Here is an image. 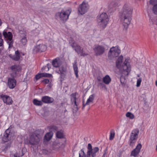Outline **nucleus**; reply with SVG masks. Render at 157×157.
<instances>
[{"label": "nucleus", "instance_id": "f257e3e1", "mask_svg": "<svg viewBox=\"0 0 157 157\" xmlns=\"http://www.w3.org/2000/svg\"><path fill=\"white\" fill-rule=\"evenodd\" d=\"M132 10L131 7L125 5L123 7L122 12L120 14L121 20L123 22L124 28L126 29L130 23Z\"/></svg>", "mask_w": 157, "mask_h": 157}, {"label": "nucleus", "instance_id": "f03ea898", "mask_svg": "<svg viewBox=\"0 0 157 157\" xmlns=\"http://www.w3.org/2000/svg\"><path fill=\"white\" fill-rule=\"evenodd\" d=\"M124 62L123 65H122L121 69H122V75L121 76L120 78V82L121 83L122 85H125L126 83V80L124 78V76L123 75H128L131 71V67L129 65V63H125Z\"/></svg>", "mask_w": 157, "mask_h": 157}, {"label": "nucleus", "instance_id": "7ed1b4c3", "mask_svg": "<svg viewBox=\"0 0 157 157\" xmlns=\"http://www.w3.org/2000/svg\"><path fill=\"white\" fill-rule=\"evenodd\" d=\"M41 130H36L35 133L32 134L30 136L29 143L32 145H35L38 144L40 140L42 138L43 132H40Z\"/></svg>", "mask_w": 157, "mask_h": 157}, {"label": "nucleus", "instance_id": "20e7f679", "mask_svg": "<svg viewBox=\"0 0 157 157\" xmlns=\"http://www.w3.org/2000/svg\"><path fill=\"white\" fill-rule=\"evenodd\" d=\"M71 12V11L70 10H62L60 11L57 13L56 16V17L59 19L60 21L64 23L68 19Z\"/></svg>", "mask_w": 157, "mask_h": 157}, {"label": "nucleus", "instance_id": "39448f33", "mask_svg": "<svg viewBox=\"0 0 157 157\" xmlns=\"http://www.w3.org/2000/svg\"><path fill=\"white\" fill-rule=\"evenodd\" d=\"M97 21L98 25L104 28L107 24L109 19L106 13H104L98 16Z\"/></svg>", "mask_w": 157, "mask_h": 157}, {"label": "nucleus", "instance_id": "423d86ee", "mask_svg": "<svg viewBox=\"0 0 157 157\" xmlns=\"http://www.w3.org/2000/svg\"><path fill=\"white\" fill-rule=\"evenodd\" d=\"M108 49V47L106 44L97 45L94 47L93 50L96 56H101Z\"/></svg>", "mask_w": 157, "mask_h": 157}, {"label": "nucleus", "instance_id": "0eeeda50", "mask_svg": "<svg viewBox=\"0 0 157 157\" xmlns=\"http://www.w3.org/2000/svg\"><path fill=\"white\" fill-rule=\"evenodd\" d=\"M3 35L9 45V48H12L13 44V40L12 39L13 36L12 33L10 32H7L6 30H5L3 32Z\"/></svg>", "mask_w": 157, "mask_h": 157}, {"label": "nucleus", "instance_id": "6e6552de", "mask_svg": "<svg viewBox=\"0 0 157 157\" xmlns=\"http://www.w3.org/2000/svg\"><path fill=\"white\" fill-rule=\"evenodd\" d=\"M139 131L138 128L134 129L132 132L130 136L129 140V146L133 147L135 145L138 136Z\"/></svg>", "mask_w": 157, "mask_h": 157}, {"label": "nucleus", "instance_id": "1a4fd4ad", "mask_svg": "<svg viewBox=\"0 0 157 157\" xmlns=\"http://www.w3.org/2000/svg\"><path fill=\"white\" fill-rule=\"evenodd\" d=\"M121 51L118 47H113L110 48L108 53V56L109 59L117 57L121 53Z\"/></svg>", "mask_w": 157, "mask_h": 157}, {"label": "nucleus", "instance_id": "9d476101", "mask_svg": "<svg viewBox=\"0 0 157 157\" xmlns=\"http://www.w3.org/2000/svg\"><path fill=\"white\" fill-rule=\"evenodd\" d=\"M87 149L88 151L87 153L89 155H91L92 157H95L96 156L97 153L99 151V148L98 147H95L92 148L91 144H88Z\"/></svg>", "mask_w": 157, "mask_h": 157}, {"label": "nucleus", "instance_id": "9b49d317", "mask_svg": "<svg viewBox=\"0 0 157 157\" xmlns=\"http://www.w3.org/2000/svg\"><path fill=\"white\" fill-rule=\"evenodd\" d=\"M77 94L76 92L70 95L71 100L72 104H73L74 107L75 106L76 108L78 110V105L79 103L80 102V99L76 97V95Z\"/></svg>", "mask_w": 157, "mask_h": 157}, {"label": "nucleus", "instance_id": "f8f14e48", "mask_svg": "<svg viewBox=\"0 0 157 157\" xmlns=\"http://www.w3.org/2000/svg\"><path fill=\"white\" fill-rule=\"evenodd\" d=\"M89 8V6L84 2L79 5L78 11L82 15L86 13Z\"/></svg>", "mask_w": 157, "mask_h": 157}, {"label": "nucleus", "instance_id": "ddd939ff", "mask_svg": "<svg viewBox=\"0 0 157 157\" xmlns=\"http://www.w3.org/2000/svg\"><path fill=\"white\" fill-rule=\"evenodd\" d=\"M47 49L46 46L43 44H40L35 46L33 50V52L36 53L38 52H42L45 51Z\"/></svg>", "mask_w": 157, "mask_h": 157}, {"label": "nucleus", "instance_id": "4468645a", "mask_svg": "<svg viewBox=\"0 0 157 157\" xmlns=\"http://www.w3.org/2000/svg\"><path fill=\"white\" fill-rule=\"evenodd\" d=\"M1 98L3 100L4 103L7 105H10L12 104L13 101L12 98L7 95L2 94L0 95Z\"/></svg>", "mask_w": 157, "mask_h": 157}, {"label": "nucleus", "instance_id": "2eb2a0df", "mask_svg": "<svg viewBox=\"0 0 157 157\" xmlns=\"http://www.w3.org/2000/svg\"><path fill=\"white\" fill-rule=\"evenodd\" d=\"M11 136V133L9 128L7 129L2 137V140L4 142H7L10 139Z\"/></svg>", "mask_w": 157, "mask_h": 157}, {"label": "nucleus", "instance_id": "dca6fc26", "mask_svg": "<svg viewBox=\"0 0 157 157\" xmlns=\"http://www.w3.org/2000/svg\"><path fill=\"white\" fill-rule=\"evenodd\" d=\"M10 69L12 71V76L15 77L16 76L17 72L21 70V67L19 65H14L10 67Z\"/></svg>", "mask_w": 157, "mask_h": 157}, {"label": "nucleus", "instance_id": "f3484780", "mask_svg": "<svg viewBox=\"0 0 157 157\" xmlns=\"http://www.w3.org/2000/svg\"><path fill=\"white\" fill-rule=\"evenodd\" d=\"M71 45L78 54L82 53L83 48L78 44L74 42L71 44Z\"/></svg>", "mask_w": 157, "mask_h": 157}, {"label": "nucleus", "instance_id": "a211bd4d", "mask_svg": "<svg viewBox=\"0 0 157 157\" xmlns=\"http://www.w3.org/2000/svg\"><path fill=\"white\" fill-rule=\"evenodd\" d=\"M149 3L153 6L152 11L155 14L157 15V0H150Z\"/></svg>", "mask_w": 157, "mask_h": 157}, {"label": "nucleus", "instance_id": "6ab92c4d", "mask_svg": "<svg viewBox=\"0 0 157 157\" xmlns=\"http://www.w3.org/2000/svg\"><path fill=\"white\" fill-rule=\"evenodd\" d=\"M142 146L141 144H139L136 146L135 149L132 151L131 155L134 156H136L139 154L140 152Z\"/></svg>", "mask_w": 157, "mask_h": 157}, {"label": "nucleus", "instance_id": "aec40b11", "mask_svg": "<svg viewBox=\"0 0 157 157\" xmlns=\"http://www.w3.org/2000/svg\"><path fill=\"white\" fill-rule=\"evenodd\" d=\"M17 83L16 80L13 78H9L8 81V84L10 89H13L16 86Z\"/></svg>", "mask_w": 157, "mask_h": 157}, {"label": "nucleus", "instance_id": "412c9836", "mask_svg": "<svg viewBox=\"0 0 157 157\" xmlns=\"http://www.w3.org/2000/svg\"><path fill=\"white\" fill-rule=\"evenodd\" d=\"M41 101L45 103L50 104L53 102L54 99L53 98L48 96H44L42 98Z\"/></svg>", "mask_w": 157, "mask_h": 157}, {"label": "nucleus", "instance_id": "4be33fe9", "mask_svg": "<svg viewBox=\"0 0 157 157\" xmlns=\"http://www.w3.org/2000/svg\"><path fill=\"white\" fill-rule=\"evenodd\" d=\"M52 75L51 74L46 73H40L37 74L35 76V78L36 79V81H37L41 78L43 77H51Z\"/></svg>", "mask_w": 157, "mask_h": 157}, {"label": "nucleus", "instance_id": "5701e85b", "mask_svg": "<svg viewBox=\"0 0 157 157\" xmlns=\"http://www.w3.org/2000/svg\"><path fill=\"white\" fill-rule=\"evenodd\" d=\"M119 2V0H112L109 5V8L111 9L115 8L118 5Z\"/></svg>", "mask_w": 157, "mask_h": 157}, {"label": "nucleus", "instance_id": "b1692460", "mask_svg": "<svg viewBox=\"0 0 157 157\" xmlns=\"http://www.w3.org/2000/svg\"><path fill=\"white\" fill-rule=\"evenodd\" d=\"M67 71V69L65 67L62 66L59 68V72H57L58 73L60 74L61 76H63L66 74Z\"/></svg>", "mask_w": 157, "mask_h": 157}, {"label": "nucleus", "instance_id": "393cba45", "mask_svg": "<svg viewBox=\"0 0 157 157\" xmlns=\"http://www.w3.org/2000/svg\"><path fill=\"white\" fill-rule=\"evenodd\" d=\"M61 64V63L59 59H54L52 62V65L56 67H59Z\"/></svg>", "mask_w": 157, "mask_h": 157}, {"label": "nucleus", "instance_id": "a878e982", "mask_svg": "<svg viewBox=\"0 0 157 157\" xmlns=\"http://www.w3.org/2000/svg\"><path fill=\"white\" fill-rule=\"evenodd\" d=\"M15 61H18L20 58V54L18 51L17 50L15 52V55L10 56Z\"/></svg>", "mask_w": 157, "mask_h": 157}, {"label": "nucleus", "instance_id": "bb28decb", "mask_svg": "<svg viewBox=\"0 0 157 157\" xmlns=\"http://www.w3.org/2000/svg\"><path fill=\"white\" fill-rule=\"evenodd\" d=\"M103 82L106 84H109L111 81V78L108 75H106L102 78Z\"/></svg>", "mask_w": 157, "mask_h": 157}, {"label": "nucleus", "instance_id": "cd10ccee", "mask_svg": "<svg viewBox=\"0 0 157 157\" xmlns=\"http://www.w3.org/2000/svg\"><path fill=\"white\" fill-rule=\"evenodd\" d=\"M94 98V96L93 95H91L89 98L87 99L86 103L85 104H83L82 109H83L85 106L86 105H88L90 103L92 102Z\"/></svg>", "mask_w": 157, "mask_h": 157}, {"label": "nucleus", "instance_id": "c85d7f7f", "mask_svg": "<svg viewBox=\"0 0 157 157\" xmlns=\"http://www.w3.org/2000/svg\"><path fill=\"white\" fill-rule=\"evenodd\" d=\"M25 150V148H22L20 151H17L14 155V157H20L22 156L24 154L23 151Z\"/></svg>", "mask_w": 157, "mask_h": 157}, {"label": "nucleus", "instance_id": "c756f323", "mask_svg": "<svg viewBox=\"0 0 157 157\" xmlns=\"http://www.w3.org/2000/svg\"><path fill=\"white\" fill-rule=\"evenodd\" d=\"M73 69L74 70L75 74V75L76 77L77 78H78V67L77 64V62L75 61L73 64Z\"/></svg>", "mask_w": 157, "mask_h": 157}, {"label": "nucleus", "instance_id": "7c9ffc66", "mask_svg": "<svg viewBox=\"0 0 157 157\" xmlns=\"http://www.w3.org/2000/svg\"><path fill=\"white\" fill-rule=\"evenodd\" d=\"M123 59V56L122 55L120 56L118 58L116 63V65L117 67L119 68L120 67L122 63Z\"/></svg>", "mask_w": 157, "mask_h": 157}, {"label": "nucleus", "instance_id": "2f4dec72", "mask_svg": "<svg viewBox=\"0 0 157 157\" xmlns=\"http://www.w3.org/2000/svg\"><path fill=\"white\" fill-rule=\"evenodd\" d=\"M53 133L50 132L47 133L45 136L44 139L47 141H49L52 136Z\"/></svg>", "mask_w": 157, "mask_h": 157}, {"label": "nucleus", "instance_id": "473e14b6", "mask_svg": "<svg viewBox=\"0 0 157 157\" xmlns=\"http://www.w3.org/2000/svg\"><path fill=\"white\" fill-rule=\"evenodd\" d=\"M48 128L49 129L50 132L52 133L53 132H55L58 129L57 127L54 125H51L49 126L48 127Z\"/></svg>", "mask_w": 157, "mask_h": 157}, {"label": "nucleus", "instance_id": "72a5a7b5", "mask_svg": "<svg viewBox=\"0 0 157 157\" xmlns=\"http://www.w3.org/2000/svg\"><path fill=\"white\" fill-rule=\"evenodd\" d=\"M33 103L34 105L37 106H41L43 105V103L42 101H39L36 99H35L33 100Z\"/></svg>", "mask_w": 157, "mask_h": 157}, {"label": "nucleus", "instance_id": "f704fd0d", "mask_svg": "<svg viewBox=\"0 0 157 157\" xmlns=\"http://www.w3.org/2000/svg\"><path fill=\"white\" fill-rule=\"evenodd\" d=\"M56 135L58 138H62L63 137V132L62 130L58 131L56 134Z\"/></svg>", "mask_w": 157, "mask_h": 157}, {"label": "nucleus", "instance_id": "c9c22d12", "mask_svg": "<svg viewBox=\"0 0 157 157\" xmlns=\"http://www.w3.org/2000/svg\"><path fill=\"white\" fill-rule=\"evenodd\" d=\"M115 136V132L112 129L111 130L110 135L109 136V140H112L113 139Z\"/></svg>", "mask_w": 157, "mask_h": 157}, {"label": "nucleus", "instance_id": "e433bc0d", "mask_svg": "<svg viewBox=\"0 0 157 157\" xmlns=\"http://www.w3.org/2000/svg\"><path fill=\"white\" fill-rule=\"evenodd\" d=\"M21 42L23 45H25L27 42L26 37L25 36L23 37L21 40Z\"/></svg>", "mask_w": 157, "mask_h": 157}, {"label": "nucleus", "instance_id": "4c0bfd02", "mask_svg": "<svg viewBox=\"0 0 157 157\" xmlns=\"http://www.w3.org/2000/svg\"><path fill=\"white\" fill-rule=\"evenodd\" d=\"M81 152L79 153V157H85L86 155L83 149H81Z\"/></svg>", "mask_w": 157, "mask_h": 157}, {"label": "nucleus", "instance_id": "58836bf2", "mask_svg": "<svg viewBox=\"0 0 157 157\" xmlns=\"http://www.w3.org/2000/svg\"><path fill=\"white\" fill-rule=\"evenodd\" d=\"M126 116L127 117H130L131 119H133L134 117V115L130 112H128L126 113Z\"/></svg>", "mask_w": 157, "mask_h": 157}, {"label": "nucleus", "instance_id": "ea45409f", "mask_svg": "<svg viewBox=\"0 0 157 157\" xmlns=\"http://www.w3.org/2000/svg\"><path fill=\"white\" fill-rule=\"evenodd\" d=\"M141 81L142 78H140L137 79L136 84V86L137 87H139L140 86Z\"/></svg>", "mask_w": 157, "mask_h": 157}, {"label": "nucleus", "instance_id": "a19ab883", "mask_svg": "<svg viewBox=\"0 0 157 157\" xmlns=\"http://www.w3.org/2000/svg\"><path fill=\"white\" fill-rule=\"evenodd\" d=\"M42 82H44L45 84H48L49 82V80L48 79H44V80L42 81Z\"/></svg>", "mask_w": 157, "mask_h": 157}, {"label": "nucleus", "instance_id": "79ce46f5", "mask_svg": "<svg viewBox=\"0 0 157 157\" xmlns=\"http://www.w3.org/2000/svg\"><path fill=\"white\" fill-rule=\"evenodd\" d=\"M3 45V40L2 38H0V47Z\"/></svg>", "mask_w": 157, "mask_h": 157}, {"label": "nucleus", "instance_id": "37998d69", "mask_svg": "<svg viewBox=\"0 0 157 157\" xmlns=\"http://www.w3.org/2000/svg\"><path fill=\"white\" fill-rule=\"evenodd\" d=\"M48 113L47 112H44V115L43 116L44 117H46L48 115Z\"/></svg>", "mask_w": 157, "mask_h": 157}, {"label": "nucleus", "instance_id": "c03bdc74", "mask_svg": "<svg viewBox=\"0 0 157 157\" xmlns=\"http://www.w3.org/2000/svg\"><path fill=\"white\" fill-rule=\"evenodd\" d=\"M97 80L98 81H101L102 80V78L100 76H98L97 77Z\"/></svg>", "mask_w": 157, "mask_h": 157}, {"label": "nucleus", "instance_id": "a18cd8bd", "mask_svg": "<svg viewBox=\"0 0 157 157\" xmlns=\"http://www.w3.org/2000/svg\"><path fill=\"white\" fill-rule=\"evenodd\" d=\"M80 54L81 56H86L87 55V54H86L85 53H83V52H82V53H80Z\"/></svg>", "mask_w": 157, "mask_h": 157}, {"label": "nucleus", "instance_id": "49530a36", "mask_svg": "<svg viewBox=\"0 0 157 157\" xmlns=\"http://www.w3.org/2000/svg\"><path fill=\"white\" fill-rule=\"evenodd\" d=\"M50 66H51V64H50L48 63L47 64V66H47L46 68H47L48 69L47 71L49 70V67H50Z\"/></svg>", "mask_w": 157, "mask_h": 157}, {"label": "nucleus", "instance_id": "de8ad7c7", "mask_svg": "<svg viewBox=\"0 0 157 157\" xmlns=\"http://www.w3.org/2000/svg\"><path fill=\"white\" fill-rule=\"evenodd\" d=\"M47 66L43 67L41 69V71H43L44 70H45Z\"/></svg>", "mask_w": 157, "mask_h": 157}, {"label": "nucleus", "instance_id": "09e8293b", "mask_svg": "<svg viewBox=\"0 0 157 157\" xmlns=\"http://www.w3.org/2000/svg\"><path fill=\"white\" fill-rule=\"evenodd\" d=\"M106 154V153H105H105L104 154L102 155V157H105Z\"/></svg>", "mask_w": 157, "mask_h": 157}, {"label": "nucleus", "instance_id": "8fccbe9b", "mask_svg": "<svg viewBox=\"0 0 157 157\" xmlns=\"http://www.w3.org/2000/svg\"><path fill=\"white\" fill-rule=\"evenodd\" d=\"M2 35L1 34V33H0V38H2Z\"/></svg>", "mask_w": 157, "mask_h": 157}, {"label": "nucleus", "instance_id": "3c124183", "mask_svg": "<svg viewBox=\"0 0 157 157\" xmlns=\"http://www.w3.org/2000/svg\"><path fill=\"white\" fill-rule=\"evenodd\" d=\"M91 155H89L87 153V157H90Z\"/></svg>", "mask_w": 157, "mask_h": 157}, {"label": "nucleus", "instance_id": "603ef678", "mask_svg": "<svg viewBox=\"0 0 157 157\" xmlns=\"http://www.w3.org/2000/svg\"><path fill=\"white\" fill-rule=\"evenodd\" d=\"M2 24V22H1V20L0 19V26Z\"/></svg>", "mask_w": 157, "mask_h": 157}, {"label": "nucleus", "instance_id": "864d4df0", "mask_svg": "<svg viewBox=\"0 0 157 157\" xmlns=\"http://www.w3.org/2000/svg\"><path fill=\"white\" fill-rule=\"evenodd\" d=\"M155 85L157 86V81H156V82H155Z\"/></svg>", "mask_w": 157, "mask_h": 157}, {"label": "nucleus", "instance_id": "5fc2aeb1", "mask_svg": "<svg viewBox=\"0 0 157 157\" xmlns=\"http://www.w3.org/2000/svg\"><path fill=\"white\" fill-rule=\"evenodd\" d=\"M156 150L157 151V145L156 146Z\"/></svg>", "mask_w": 157, "mask_h": 157}, {"label": "nucleus", "instance_id": "6e6d98bb", "mask_svg": "<svg viewBox=\"0 0 157 157\" xmlns=\"http://www.w3.org/2000/svg\"><path fill=\"white\" fill-rule=\"evenodd\" d=\"M1 49H0V53H1Z\"/></svg>", "mask_w": 157, "mask_h": 157}, {"label": "nucleus", "instance_id": "4d7b16f0", "mask_svg": "<svg viewBox=\"0 0 157 157\" xmlns=\"http://www.w3.org/2000/svg\"><path fill=\"white\" fill-rule=\"evenodd\" d=\"M73 155H74V153H73Z\"/></svg>", "mask_w": 157, "mask_h": 157}]
</instances>
